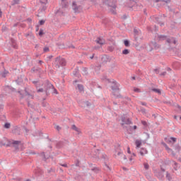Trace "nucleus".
Returning a JSON list of instances; mask_svg holds the SVG:
<instances>
[{
	"label": "nucleus",
	"mask_w": 181,
	"mask_h": 181,
	"mask_svg": "<svg viewBox=\"0 0 181 181\" xmlns=\"http://www.w3.org/2000/svg\"><path fill=\"white\" fill-rule=\"evenodd\" d=\"M45 20H41V21H40V25H45Z\"/></svg>",
	"instance_id": "69168bd1"
},
{
	"label": "nucleus",
	"mask_w": 181,
	"mask_h": 181,
	"mask_svg": "<svg viewBox=\"0 0 181 181\" xmlns=\"http://www.w3.org/2000/svg\"><path fill=\"white\" fill-rule=\"evenodd\" d=\"M158 40H167L168 36L165 35H158Z\"/></svg>",
	"instance_id": "a211bd4d"
},
{
	"label": "nucleus",
	"mask_w": 181,
	"mask_h": 181,
	"mask_svg": "<svg viewBox=\"0 0 181 181\" xmlns=\"http://www.w3.org/2000/svg\"><path fill=\"white\" fill-rule=\"evenodd\" d=\"M66 63L67 62H66V59L64 58L57 57V58H55L54 65L55 69H60V66L64 67V66H66Z\"/></svg>",
	"instance_id": "20e7f679"
},
{
	"label": "nucleus",
	"mask_w": 181,
	"mask_h": 181,
	"mask_svg": "<svg viewBox=\"0 0 181 181\" xmlns=\"http://www.w3.org/2000/svg\"><path fill=\"white\" fill-rule=\"evenodd\" d=\"M144 165L146 170H148L149 169V164H148L147 163H144Z\"/></svg>",
	"instance_id": "c03bdc74"
},
{
	"label": "nucleus",
	"mask_w": 181,
	"mask_h": 181,
	"mask_svg": "<svg viewBox=\"0 0 181 181\" xmlns=\"http://www.w3.org/2000/svg\"><path fill=\"white\" fill-rule=\"evenodd\" d=\"M175 149L177 151L178 153H180L181 146L179 144L175 146Z\"/></svg>",
	"instance_id": "c85d7f7f"
},
{
	"label": "nucleus",
	"mask_w": 181,
	"mask_h": 181,
	"mask_svg": "<svg viewBox=\"0 0 181 181\" xmlns=\"http://www.w3.org/2000/svg\"><path fill=\"white\" fill-rule=\"evenodd\" d=\"M157 177H158V179H162V177H163V174H162V173H158Z\"/></svg>",
	"instance_id": "8fccbe9b"
},
{
	"label": "nucleus",
	"mask_w": 181,
	"mask_h": 181,
	"mask_svg": "<svg viewBox=\"0 0 181 181\" xmlns=\"http://www.w3.org/2000/svg\"><path fill=\"white\" fill-rule=\"evenodd\" d=\"M4 128H6V129H9V128H11V123H5L4 124Z\"/></svg>",
	"instance_id": "ea45409f"
},
{
	"label": "nucleus",
	"mask_w": 181,
	"mask_h": 181,
	"mask_svg": "<svg viewBox=\"0 0 181 181\" xmlns=\"http://www.w3.org/2000/svg\"><path fill=\"white\" fill-rule=\"evenodd\" d=\"M45 35V32H43V29H40L39 31V36L42 37Z\"/></svg>",
	"instance_id": "37998d69"
},
{
	"label": "nucleus",
	"mask_w": 181,
	"mask_h": 181,
	"mask_svg": "<svg viewBox=\"0 0 181 181\" xmlns=\"http://www.w3.org/2000/svg\"><path fill=\"white\" fill-rule=\"evenodd\" d=\"M111 62V57L107 54H104L101 57V64H107Z\"/></svg>",
	"instance_id": "6e6552de"
},
{
	"label": "nucleus",
	"mask_w": 181,
	"mask_h": 181,
	"mask_svg": "<svg viewBox=\"0 0 181 181\" xmlns=\"http://www.w3.org/2000/svg\"><path fill=\"white\" fill-rule=\"evenodd\" d=\"M77 87L79 93H82V91H84V86L82 84H78Z\"/></svg>",
	"instance_id": "5701e85b"
},
{
	"label": "nucleus",
	"mask_w": 181,
	"mask_h": 181,
	"mask_svg": "<svg viewBox=\"0 0 181 181\" xmlns=\"http://www.w3.org/2000/svg\"><path fill=\"white\" fill-rule=\"evenodd\" d=\"M72 9L74 11L75 13H80V12L83 11V7L81 6L77 5L76 1H73Z\"/></svg>",
	"instance_id": "423d86ee"
},
{
	"label": "nucleus",
	"mask_w": 181,
	"mask_h": 181,
	"mask_svg": "<svg viewBox=\"0 0 181 181\" xmlns=\"http://www.w3.org/2000/svg\"><path fill=\"white\" fill-rule=\"evenodd\" d=\"M41 70L42 69L39 67H33L31 69V71H33V73H40Z\"/></svg>",
	"instance_id": "aec40b11"
},
{
	"label": "nucleus",
	"mask_w": 181,
	"mask_h": 181,
	"mask_svg": "<svg viewBox=\"0 0 181 181\" xmlns=\"http://www.w3.org/2000/svg\"><path fill=\"white\" fill-rule=\"evenodd\" d=\"M134 93H141V89H139L138 88H134Z\"/></svg>",
	"instance_id": "5fc2aeb1"
},
{
	"label": "nucleus",
	"mask_w": 181,
	"mask_h": 181,
	"mask_svg": "<svg viewBox=\"0 0 181 181\" xmlns=\"http://www.w3.org/2000/svg\"><path fill=\"white\" fill-rule=\"evenodd\" d=\"M39 83V81H33V84H35L36 86V88H37V84Z\"/></svg>",
	"instance_id": "bf43d9fd"
},
{
	"label": "nucleus",
	"mask_w": 181,
	"mask_h": 181,
	"mask_svg": "<svg viewBox=\"0 0 181 181\" xmlns=\"http://www.w3.org/2000/svg\"><path fill=\"white\" fill-rule=\"evenodd\" d=\"M124 46H126V47H129V46H130L129 40H124Z\"/></svg>",
	"instance_id": "72a5a7b5"
},
{
	"label": "nucleus",
	"mask_w": 181,
	"mask_h": 181,
	"mask_svg": "<svg viewBox=\"0 0 181 181\" xmlns=\"http://www.w3.org/2000/svg\"><path fill=\"white\" fill-rule=\"evenodd\" d=\"M170 139L173 141V142H176V138L175 137H170Z\"/></svg>",
	"instance_id": "338daca9"
},
{
	"label": "nucleus",
	"mask_w": 181,
	"mask_h": 181,
	"mask_svg": "<svg viewBox=\"0 0 181 181\" xmlns=\"http://www.w3.org/2000/svg\"><path fill=\"white\" fill-rule=\"evenodd\" d=\"M102 80H107L108 83H111V80L107 78V76H105V75L103 76Z\"/></svg>",
	"instance_id": "de8ad7c7"
},
{
	"label": "nucleus",
	"mask_w": 181,
	"mask_h": 181,
	"mask_svg": "<svg viewBox=\"0 0 181 181\" xmlns=\"http://www.w3.org/2000/svg\"><path fill=\"white\" fill-rule=\"evenodd\" d=\"M161 144L163 145V146L165 148L166 151H168L169 152V151H171V148H169V146H168V144H166V143L165 142H161Z\"/></svg>",
	"instance_id": "c756f323"
},
{
	"label": "nucleus",
	"mask_w": 181,
	"mask_h": 181,
	"mask_svg": "<svg viewBox=\"0 0 181 181\" xmlns=\"http://www.w3.org/2000/svg\"><path fill=\"white\" fill-rule=\"evenodd\" d=\"M58 46L59 49H75V47L71 44L58 43Z\"/></svg>",
	"instance_id": "1a4fd4ad"
},
{
	"label": "nucleus",
	"mask_w": 181,
	"mask_h": 181,
	"mask_svg": "<svg viewBox=\"0 0 181 181\" xmlns=\"http://www.w3.org/2000/svg\"><path fill=\"white\" fill-rule=\"evenodd\" d=\"M95 42H96V43H98V45H104V43H105V41L101 37H98L95 40Z\"/></svg>",
	"instance_id": "6ab92c4d"
},
{
	"label": "nucleus",
	"mask_w": 181,
	"mask_h": 181,
	"mask_svg": "<svg viewBox=\"0 0 181 181\" xmlns=\"http://www.w3.org/2000/svg\"><path fill=\"white\" fill-rule=\"evenodd\" d=\"M55 129H57V131L59 132L62 130V127H60V126L57 125L55 126Z\"/></svg>",
	"instance_id": "13d9d810"
},
{
	"label": "nucleus",
	"mask_w": 181,
	"mask_h": 181,
	"mask_svg": "<svg viewBox=\"0 0 181 181\" xmlns=\"http://www.w3.org/2000/svg\"><path fill=\"white\" fill-rule=\"evenodd\" d=\"M102 158L103 159H104V160H108V157L107 156L106 154H103Z\"/></svg>",
	"instance_id": "3c124183"
},
{
	"label": "nucleus",
	"mask_w": 181,
	"mask_h": 181,
	"mask_svg": "<svg viewBox=\"0 0 181 181\" xmlns=\"http://www.w3.org/2000/svg\"><path fill=\"white\" fill-rule=\"evenodd\" d=\"M83 71V76H88V68L83 67L82 69Z\"/></svg>",
	"instance_id": "412c9836"
},
{
	"label": "nucleus",
	"mask_w": 181,
	"mask_h": 181,
	"mask_svg": "<svg viewBox=\"0 0 181 181\" xmlns=\"http://www.w3.org/2000/svg\"><path fill=\"white\" fill-rule=\"evenodd\" d=\"M166 18V16H165V14L162 15H159V16H156L154 17V19L156 21V22L157 23H158V25H160V26H165V18Z\"/></svg>",
	"instance_id": "39448f33"
},
{
	"label": "nucleus",
	"mask_w": 181,
	"mask_h": 181,
	"mask_svg": "<svg viewBox=\"0 0 181 181\" xmlns=\"http://www.w3.org/2000/svg\"><path fill=\"white\" fill-rule=\"evenodd\" d=\"M52 88H54L53 84H52L49 80H46L44 83V88L37 89V93H44L46 97H49V95H50V90H52Z\"/></svg>",
	"instance_id": "f257e3e1"
},
{
	"label": "nucleus",
	"mask_w": 181,
	"mask_h": 181,
	"mask_svg": "<svg viewBox=\"0 0 181 181\" xmlns=\"http://www.w3.org/2000/svg\"><path fill=\"white\" fill-rule=\"evenodd\" d=\"M43 52H44L45 53H46V52H49V47H44Z\"/></svg>",
	"instance_id": "680f3d73"
},
{
	"label": "nucleus",
	"mask_w": 181,
	"mask_h": 181,
	"mask_svg": "<svg viewBox=\"0 0 181 181\" xmlns=\"http://www.w3.org/2000/svg\"><path fill=\"white\" fill-rule=\"evenodd\" d=\"M24 91H25L24 97H25V95H28L29 98L33 99V97H34L33 95L30 94V93H29V91H28L27 88H25Z\"/></svg>",
	"instance_id": "2eb2a0df"
},
{
	"label": "nucleus",
	"mask_w": 181,
	"mask_h": 181,
	"mask_svg": "<svg viewBox=\"0 0 181 181\" xmlns=\"http://www.w3.org/2000/svg\"><path fill=\"white\" fill-rule=\"evenodd\" d=\"M150 47H151V50H153V49H155V50L160 49V45L156 43V42H151L150 43Z\"/></svg>",
	"instance_id": "9d476101"
},
{
	"label": "nucleus",
	"mask_w": 181,
	"mask_h": 181,
	"mask_svg": "<svg viewBox=\"0 0 181 181\" xmlns=\"http://www.w3.org/2000/svg\"><path fill=\"white\" fill-rule=\"evenodd\" d=\"M136 42V43H134V47H136V49H138V47H139V42H137V41H134Z\"/></svg>",
	"instance_id": "603ef678"
},
{
	"label": "nucleus",
	"mask_w": 181,
	"mask_h": 181,
	"mask_svg": "<svg viewBox=\"0 0 181 181\" xmlns=\"http://www.w3.org/2000/svg\"><path fill=\"white\" fill-rule=\"evenodd\" d=\"M40 156H42L43 160L46 162L47 159H49V157H46V154H45V152L41 153Z\"/></svg>",
	"instance_id": "cd10ccee"
},
{
	"label": "nucleus",
	"mask_w": 181,
	"mask_h": 181,
	"mask_svg": "<svg viewBox=\"0 0 181 181\" xmlns=\"http://www.w3.org/2000/svg\"><path fill=\"white\" fill-rule=\"evenodd\" d=\"M166 42L169 45H172V43H173V45H176V43H177V40H176L175 37H170L169 38H167Z\"/></svg>",
	"instance_id": "9b49d317"
},
{
	"label": "nucleus",
	"mask_w": 181,
	"mask_h": 181,
	"mask_svg": "<svg viewBox=\"0 0 181 181\" xmlns=\"http://www.w3.org/2000/svg\"><path fill=\"white\" fill-rule=\"evenodd\" d=\"M151 91H153L154 93H157V94H159V95H160V94H162V91H160V89L152 88Z\"/></svg>",
	"instance_id": "bb28decb"
},
{
	"label": "nucleus",
	"mask_w": 181,
	"mask_h": 181,
	"mask_svg": "<svg viewBox=\"0 0 181 181\" xmlns=\"http://www.w3.org/2000/svg\"><path fill=\"white\" fill-rule=\"evenodd\" d=\"M42 5H46L47 4V0H40Z\"/></svg>",
	"instance_id": "a18cd8bd"
},
{
	"label": "nucleus",
	"mask_w": 181,
	"mask_h": 181,
	"mask_svg": "<svg viewBox=\"0 0 181 181\" xmlns=\"http://www.w3.org/2000/svg\"><path fill=\"white\" fill-rule=\"evenodd\" d=\"M122 54H129V49H124L122 51Z\"/></svg>",
	"instance_id": "a19ab883"
},
{
	"label": "nucleus",
	"mask_w": 181,
	"mask_h": 181,
	"mask_svg": "<svg viewBox=\"0 0 181 181\" xmlns=\"http://www.w3.org/2000/svg\"><path fill=\"white\" fill-rule=\"evenodd\" d=\"M136 146L137 148H141V145H142V141H139V140H136Z\"/></svg>",
	"instance_id": "7c9ffc66"
},
{
	"label": "nucleus",
	"mask_w": 181,
	"mask_h": 181,
	"mask_svg": "<svg viewBox=\"0 0 181 181\" xmlns=\"http://www.w3.org/2000/svg\"><path fill=\"white\" fill-rule=\"evenodd\" d=\"M155 2H165V4H168V2H170V0H156Z\"/></svg>",
	"instance_id": "4c0bfd02"
},
{
	"label": "nucleus",
	"mask_w": 181,
	"mask_h": 181,
	"mask_svg": "<svg viewBox=\"0 0 181 181\" xmlns=\"http://www.w3.org/2000/svg\"><path fill=\"white\" fill-rule=\"evenodd\" d=\"M18 93L20 94V95H21V98H25V95L22 93V90H18Z\"/></svg>",
	"instance_id": "09e8293b"
},
{
	"label": "nucleus",
	"mask_w": 181,
	"mask_h": 181,
	"mask_svg": "<svg viewBox=\"0 0 181 181\" xmlns=\"http://www.w3.org/2000/svg\"><path fill=\"white\" fill-rule=\"evenodd\" d=\"M42 106L44 107H49V103L46 101H42Z\"/></svg>",
	"instance_id": "58836bf2"
},
{
	"label": "nucleus",
	"mask_w": 181,
	"mask_h": 181,
	"mask_svg": "<svg viewBox=\"0 0 181 181\" xmlns=\"http://www.w3.org/2000/svg\"><path fill=\"white\" fill-rule=\"evenodd\" d=\"M154 71H155L156 74H159V69H155Z\"/></svg>",
	"instance_id": "774afa93"
},
{
	"label": "nucleus",
	"mask_w": 181,
	"mask_h": 181,
	"mask_svg": "<svg viewBox=\"0 0 181 181\" xmlns=\"http://www.w3.org/2000/svg\"><path fill=\"white\" fill-rule=\"evenodd\" d=\"M165 177L168 181L172 180V177L170 176V173H169V172L166 173Z\"/></svg>",
	"instance_id": "473e14b6"
},
{
	"label": "nucleus",
	"mask_w": 181,
	"mask_h": 181,
	"mask_svg": "<svg viewBox=\"0 0 181 181\" xmlns=\"http://www.w3.org/2000/svg\"><path fill=\"white\" fill-rule=\"evenodd\" d=\"M62 8H68L69 7V3L66 2V1H62Z\"/></svg>",
	"instance_id": "c9c22d12"
},
{
	"label": "nucleus",
	"mask_w": 181,
	"mask_h": 181,
	"mask_svg": "<svg viewBox=\"0 0 181 181\" xmlns=\"http://www.w3.org/2000/svg\"><path fill=\"white\" fill-rule=\"evenodd\" d=\"M115 49V47H114V46H110L107 47V50L109 52H114Z\"/></svg>",
	"instance_id": "79ce46f5"
},
{
	"label": "nucleus",
	"mask_w": 181,
	"mask_h": 181,
	"mask_svg": "<svg viewBox=\"0 0 181 181\" xmlns=\"http://www.w3.org/2000/svg\"><path fill=\"white\" fill-rule=\"evenodd\" d=\"M134 42H138V36L141 35V31L139 30L134 29Z\"/></svg>",
	"instance_id": "4468645a"
},
{
	"label": "nucleus",
	"mask_w": 181,
	"mask_h": 181,
	"mask_svg": "<svg viewBox=\"0 0 181 181\" xmlns=\"http://www.w3.org/2000/svg\"><path fill=\"white\" fill-rule=\"evenodd\" d=\"M122 123L121 124V125L123 128H127V126H125V124L131 125V124H132V122H131V119H129V118L125 117V116L122 117Z\"/></svg>",
	"instance_id": "0eeeda50"
},
{
	"label": "nucleus",
	"mask_w": 181,
	"mask_h": 181,
	"mask_svg": "<svg viewBox=\"0 0 181 181\" xmlns=\"http://www.w3.org/2000/svg\"><path fill=\"white\" fill-rule=\"evenodd\" d=\"M141 124L142 125H144V127H148V123L146 122V121H141Z\"/></svg>",
	"instance_id": "6e6d98bb"
},
{
	"label": "nucleus",
	"mask_w": 181,
	"mask_h": 181,
	"mask_svg": "<svg viewBox=\"0 0 181 181\" xmlns=\"http://www.w3.org/2000/svg\"><path fill=\"white\" fill-rule=\"evenodd\" d=\"M174 162V167H173V169H175V170H177V163H176V162H175V161H173Z\"/></svg>",
	"instance_id": "864d4df0"
},
{
	"label": "nucleus",
	"mask_w": 181,
	"mask_h": 181,
	"mask_svg": "<svg viewBox=\"0 0 181 181\" xmlns=\"http://www.w3.org/2000/svg\"><path fill=\"white\" fill-rule=\"evenodd\" d=\"M112 86L111 88L112 90V95L116 97V98H122V95L119 94V92L116 93L115 91H119V86H118V83L117 81H113L112 82Z\"/></svg>",
	"instance_id": "7ed1b4c3"
},
{
	"label": "nucleus",
	"mask_w": 181,
	"mask_h": 181,
	"mask_svg": "<svg viewBox=\"0 0 181 181\" xmlns=\"http://www.w3.org/2000/svg\"><path fill=\"white\" fill-rule=\"evenodd\" d=\"M52 172H54V170H53V168H50L49 170H47V173H52Z\"/></svg>",
	"instance_id": "0e129e2a"
},
{
	"label": "nucleus",
	"mask_w": 181,
	"mask_h": 181,
	"mask_svg": "<svg viewBox=\"0 0 181 181\" xmlns=\"http://www.w3.org/2000/svg\"><path fill=\"white\" fill-rule=\"evenodd\" d=\"M13 180H16V181H23V180H22V178H20V177L13 178Z\"/></svg>",
	"instance_id": "e2e57ef3"
},
{
	"label": "nucleus",
	"mask_w": 181,
	"mask_h": 181,
	"mask_svg": "<svg viewBox=\"0 0 181 181\" xmlns=\"http://www.w3.org/2000/svg\"><path fill=\"white\" fill-rule=\"evenodd\" d=\"M55 15H57L58 16H63V15H64V13L63 12V10L62 8H59L57 11H55Z\"/></svg>",
	"instance_id": "dca6fc26"
},
{
	"label": "nucleus",
	"mask_w": 181,
	"mask_h": 181,
	"mask_svg": "<svg viewBox=\"0 0 181 181\" xmlns=\"http://www.w3.org/2000/svg\"><path fill=\"white\" fill-rule=\"evenodd\" d=\"M8 71L4 70V71L3 73L1 74V77H3L4 78H5V77H6V75L8 74Z\"/></svg>",
	"instance_id": "f704fd0d"
},
{
	"label": "nucleus",
	"mask_w": 181,
	"mask_h": 181,
	"mask_svg": "<svg viewBox=\"0 0 181 181\" xmlns=\"http://www.w3.org/2000/svg\"><path fill=\"white\" fill-rule=\"evenodd\" d=\"M85 105H86V107H91V103L88 102V101H86L83 102Z\"/></svg>",
	"instance_id": "49530a36"
},
{
	"label": "nucleus",
	"mask_w": 181,
	"mask_h": 181,
	"mask_svg": "<svg viewBox=\"0 0 181 181\" xmlns=\"http://www.w3.org/2000/svg\"><path fill=\"white\" fill-rule=\"evenodd\" d=\"M71 128L74 131H76V132H78V134H80V129L78 128L77 126H76L75 124H73Z\"/></svg>",
	"instance_id": "a878e982"
},
{
	"label": "nucleus",
	"mask_w": 181,
	"mask_h": 181,
	"mask_svg": "<svg viewBox=\"0 0 181 181\" xmlns=\"http://www.w3.org/2000/svg\"><path fill=\"white\" fill-rule=\"evenodd\" d=\"M73 74L75 77H77L78 78H80V77H81V74H80V70L78 69V67H76L74 70Z\"/></svg>",
	"instance_id": "ddd939ff"
},
{
	"label": "nucleus",
	"mask_w": 181,
	"mask_h": 181,
	"mask_svg": "<svg viewBox=\"0 0 181 181\" xmlns=\"http://www.w3.org/2000/svg\"><path fill=\"white\" fill-rule=\"evenodd\" d=\"M11 42L12 47H13V49H18V45L16 44V41H15L14 39L11 38Z\"/></svg>",
	"instance_id": "f3484780"
},
{
	"label": "nucleus",
	"mask_w": 181,
	"mask_h": 181,
	"mask_svg": "<svg viewBox=\"0 0 181 181\" xmlns=\"http://www.w3.org/2000/svg\"><path fill=\"white\" fill-rule=\"evenodd\" d=\"M100 70H101V64H99V65L95 66V73H97L98 74H100Z\"/></svg>",
	"instance_id": "4be33fe9"
},
{
	"label": "nucleus",
	"mask_w": 181,
	"mask_h": 181,
	"mask_svg": "<svg viewBox=\"0 0 181 181\" xmlns=\"http://www.w3.org/2000/svg\"><path fill=\"white\" fill-rule=\"evenodd\" d=\"M4 104H0V112H2L4 111Z\"/></svg>",
	"instance_id": "4d7b16f0"
},
{
	"label": "nucleus",
	"mask_w": 181,
	"mask_h": 181,
	"mask_svg": "<svg viewBox=\"0 0 181 181\" xmlns=\"http://www.w3.org/2000/svg\"><path fill=\"white\" fill-rule=\"evenodd\" d=\"M56 148H57V149H60V148H63V141H59L58 143H57Z\"/></svg>",
	"instance_id": "393cba45"
},
{
	"label": "nucleus",
	"mask_w": 181,
	"mask_h": 181,
	"mask_svg": "<svg viewBox=\"0 0 181 181\" xmlns=\"http://www.w3.org/2000/svg\"><path fill=\"white\" fill-rule=\"evenodd\" d=\"M92 172H94L95 173H98V172H100V168H97V167H94L93 168H91Z\"/></svg>",
	"instance_id": "2f4dec72"
},
{
	"label": "nucleus",
	"mask_w": 181,
	"mask_h": 181,
	"mask_svg": "<svg viewBox=\"0 0 181 181\" xmlns=\"http://www.w3.org/2000/svg\"><path fill=\"white\" fill-rule=\"evenodd\" d=\"M169 152H171V155L172 156H173V158H176V159H177V156H176V153H175V151H173V150H169Z\"/></svg>",
	"instance_id": "e433bc0d"
},
{
	"label": "nucleus",
	"mask_w": 181,
	"mask_h": 181,
	"mask_svg": "<svg viewBox=\"0 0 181 181\" xmlns=\"http://www.w3.org/2000/svg\"><path fill=\"white\" fill-rule=\"evenodd\" d=\"M146 153H148V150L146 148H141V150L140 151V154L141 155V156H144Z\"/></svg>",
	"instance_id": "b1692460"
},
{
	"label": "nucleus",
	"mask_w": 181,
	"mask_h": 181,
	"mask_svg": "<svg viewBox=\"0 0 181 181\" xmlns=\"http://www.w3.org/2000/svg\"><path fill=\"white\" fill-rule=\"evenodd\" d=\"M21 143V141H15V140H7L6 143L4 142L3 141H0V146H6L8 148L9 146H13L16 151L19 150V145Z\"/></svg>",
	"instance_id": "f03ea898"
},
{
	"label": "nucleus",
	"mask_w": 181,
	"mask_h": 181,
	"mask_svg": "<svg viewBox=\"0 0 181 181\" xmlns=\"http://www.w3.org/2000/svg\"><path fill=\"white\" fill-rule=\"evenodd\" d=\"M12 132L16 135H21V127L15 126L12 130Z\"/></svg>",
	"instance_id": "f8f14e48"
},
{
	"label": "nucleus",
	"mask_w": 181,
	"mask_h": 181,
	"mask_svg": "<svg viewBox=\"0 0 181 181\" xmlns=\"http://www.w3.org/2000/svg\"><path fill=\"white\" fill-rule=\"evenodd\" d=\"M105 166L106 168V170H111V168L107 165V163H105Z\"/></svg>",
	"instance_id": "052dcab7"
}]
</instances>
